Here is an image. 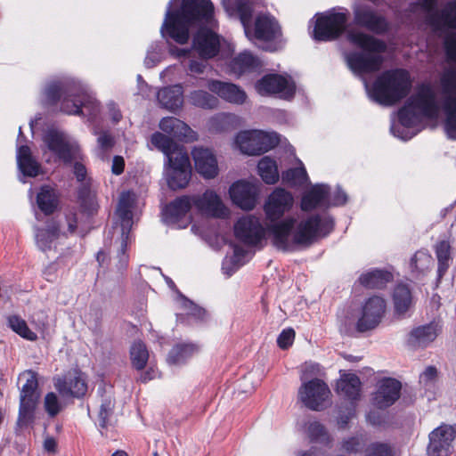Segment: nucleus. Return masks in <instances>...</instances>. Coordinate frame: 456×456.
<instances>
[{
	"mask_svg": "<svg viewBox=\"0 0 456 456\" xmlns=\"http://www.w3.org/2000/svg\"><path fill=\"white\" fill-rule=\"evenodd\" d=\"M132 208H133V195L130 192H123L120 196L117 215L121 222V236H127L129 230L132 226Z\"/></svg>",
	"mask_w": 456,
	"mask_h": 456,
	"instance_id": "nucleus-33",
	"label": "nucleus"
},
{
	"mask_svg": "<svg viewBox=\"0 0 456 456\" xmlns=\"http://www.w3.org/2000/svg\"><path fill=\"white\" fill-rule=\"evenodd\" d=\"M208 88L230 103L240 105L243 104L247 99L246 93L232 83L209 80L208 82Z\"/></svg>",
	"mask_w": 456,
	"mask_h": 456,
	"instance_id": "nucleus-25",
	"label": "nucleus"
},
{
	"mask_svg": "<svg viewBox=\"0 0 456 456\" xmlns=\"http://www.w3.org/2000/svg\"><path fill=\"white\" fill-rule=\"evenodd\" d=\"M320 365L314 362H305L301 369V379L305 380L308 378L316 376L319 374Z\"/></svg>",
	"mask_w": 456,
	"mask_h": 456,
	"instance_id": "nucleus-58",
	"label": "nucleus"
},
{
	"mask_svg": "<svg viewBox=\"0 0 456 456\" xmlns=\"http://www.w3.org/2000/svg\"><path fill=\"white\" fill-rule=\"evenodd\" d=\"M454 430L450 426H441L429 435L428 456H447L454 439Z\"/></svg>",
	"mask_w": 456,
	"mask_h": 456,
	"instance_id": "nucleus-19",
	"label": "nucleus"
},
{
	"mask_svg": "<svg viewBox=\"0 0 456 456\" xmlns=\"http://www.w3.org/2000/svg\"><path fill=\"white\" fill-rule=\"evenodd\" d=\"M60 235V225L55 220H50L47 223L46 228L36 229V243L37 247L45 251L52 248V244Z\"/></svg>",
	"mask_w": 456,
	"mask_h": 456,
	"instance_id": "nucleus-34",
	"label": "nucleus"
},
{
	"mask_svg": "<svg viewBox=\"0 0 456 456\" xmlns=\"http://www.w3.org/2000/svg\"><path fill=\"white\" fill-rule=\"evenodd\" d=\"M230 197L232 202L245 210H251L256 203V189L248 182L238 181L230 187Z\"/></svg>",
	"mask_w": 456,
	"mask_h": 456,
	"instance_id": "nucleus-22",
	"label": "nucleus"
},
{
	"mask_svg": "<svg viewBox=\"0 0 456 456\" xmlns=\"http://www.w3.org/2000/svg\"><path fill=\"white\" fill-rule=\"evenodd\" d=\"M97 393L100 397L98 423L101 429H105L112 424L115 399L111 388L99 387Z\"/></svg>",
	"mask_w": 456,
	"mask_h": 456,
	"instance_id": "nucleus-27",
	"label": "nucleus"
},
{
	"mask_svg": "<svg viewBox=\"0 0 456 456\" xmlns=\"http://www.w3.org/2000/svg\"><path fill=\"white\" fill-rule=\"evenodd\" d=\"M183 87L180 85L164 87L158 92L159 104L171 111H175L183 106Z\"/></svg>",
	"mask_w": 456,
	"mask_h": 456,
	"instance_id": "nucleus-29",
	"label": "nucleus"
},
{
	"mask_svg": "<svg viewBox=\"0 0 456 456\" xmlns=\"http://www.w3.org/2000/svg\"><path fill=\"white\" fill-rule=\"evenodd\" d=\"M192 201L197 211L204 215L225 218L230 214L229 208L220 196L212 190H207L202 194L192 195Z\"/></svg>",
	"mask_w": 456,
	"mask_h": 456,
	"instance_id": "nucleus-15",
	"label": "nucleus"
},
{
	"mask_svg": "<svg viewBox=\"0 0 456 456\" xmlns=\"http://www.w3.org/2000/svg\"><path fill=\"white\" fill-rule=\"evenodd\" d=\"M47 148L64 162H70L73 157L72 146L69 143L63 134L57 131H49L44 137Z\"/></svg>",
	"mask_w": 456,
	"mask_h": 456,
	"instance_id": "nucleus-26",
	"label": "nucleus"
},
{
	"mask_svg": "<svg viewBox=\"0 0 456 456\" xmlns=\"http://www.w3.org/2000/svg\"><path fill=\"white\" fill-rule=\"evenodd\" d=\"M444 51L449 61L456 62V32L446 36L444 41Z\"/></svg>",
	"mask_w": 456,
	"mask_h": 456,
	"instance_id": "nucleus-53",
	"label": "nucleus"
},
{
	"mask_svg": "<svg viewBox=\"0 0 456 456\" xmlns=\"http://www.w3.org/2000/svg\"><path fill=\"white\" fill-rule=\"evenodd\" d=\"M330 395V391L328 386L319 379L304 382L298 390V397L301 402L314 411L322 410L329 400Z\"/></svg>",
	"mask_w": 456,
	"mask_h": 456,
	"instance_id": "nucleus-12",
	"label": "nucleus"
},
{
	"mask_svg": "<svg viewBox=\"0 0 456 456\" xmlns=\"http://www.w3.org/2000/svg\"><path fill=\"white\" fill-rule=\"evenodd\" d=\"M436 255L438 261V277L439 279L446 273L451 261V246L449 242L443 240L436 246Z\"/></svg>",
	"mask_w": 456,
	"mask_h": 456,
	"instance_id": "nucleus-46",
	"label": "nucleus"
},
{
	"mask_svg": "<svg viewBox=\"0 0 456 456\" xmlns=\"http://www.w3.org/2000/svg\"><path fill=\"white\" fill-rule=\"evenodd\" d=\"M171 3L166 12L161 28L178 44H185L189 39V29L191 26L205 22L213 23L214 4L210 0H183L181 9L171 12Z\"/></svg>",
	"mask_w": 456,
	"mask_h": 456,
	"instance_id": "nucleus-2",
	"label": "nucleus"
},
{
	"mask_svg": "<svg viewBox=\"0 0 456 456\" xmlns=\"http://www.w3.org/2000/svg\"><path fill=\"white\" fill-rule=\"evenodd\" d=\"M402 385L391 378L381 379L372 397V403L379 409H385L395 403L400 397Z\"/></svg>",
	"mask_w": 456,
	"mask_h": 456,
	"instance_id": "nucleus-18",
	"label": "nucleus"
},
{
	"mask_svg": "<svg viewBox=\"0 0 456 456\" xmlns=\"http://www.w3.org/2000/svg\"><path fill=\"white\" fill-rule=\"evenodd\" d=\"M44 407L48 416L53 418L63 410L64 405L60 402L56 394L50 392L45 396Z\"/></svg>",
	"mask_w": 456,
	"mask_h": 456,
	"instance_id": "nucleus-50",
	"label": "nucleus"
},
{
	"mask_svg": "<svg viewBox=\"0 0 456 456\" xmlns=\"http://www.w3.org/2000/svg\"><path fill=\"white\" fill-rule=\"evenodd\" d=\"M193 205L192 196H182L170 202L164 210L167 218L176 221L184 216Z\"/></svg>",
	"mask_w": 456,
	"mask_h": 456,
	"instance_id": "nucleus-38",
	"label": "nucleus"
},
{
	"mask_svg": "<svg viewBox=\"0 0 456 456\" xmlns=\"http://www.w3.org/2000/svg\"><path fill=\"white\" fill-rule=\"evenodd\" d=\"M437 375V370L435 367L429 366L420 375L419 380L420 383L424 385H428L430 382L435 380Z\"/></svg>",
	"mask_w": 456,
	"mask_h": 456,
	"instance_id": "nucleus-60",
	"label": "nucleus"
},
{
	"mask_svg": "<svg viewBox=\"0 0 456 456\" xmlns=\"http://www.w3.org/2000/svg\"><path fill=\"white\" fill-rule=\"evenodd\" d=\"M308 434L311 439L315 441H318L326 436L324 427L317 421L309 424Z\"/></svg>",
	"mask_w": 456,
	"mask_h": 456,
	"instance_id": "nucleus-57",
	"label": "nucleus"
},
{
	"mask_svg": "<svg viewBox=\"0 0 456 456\" xmlns=\"http://www.w3.org/2000/svg\"><path fill=\"white\" fill-rule=\"evenodd\" d=\"M361 380L357 375L349 373L343 375L337 383L338 393L350 401H356L361 395Z\"/></svg>",
	"mask_w": 456,
	"mask_h": 456,
	"instance_id": "nucleus-32",
	"label": "nucleus"
},
{
	"mask_svg": "<svg viewBox=\"0 0 456 456\" xmlns=\"http://www.w3.org/2000/svg\"><path fill=\"white\" fill-rule=\"evenodd\" d=\"M386 301L378 296L368 298L362 305V315L356 328L363 332L376 328L381 322L386 312Z\"/></svg>",
	"mask_w": 456,
	"mask_h": 456,
	"instance_id": "nucleus-14",
	"label": "nucleus"
},
{
	"mask_svg": "<svg viewBox=\"0 0 456 456\" xmlns=\"http://www.w3.org/2000/svg\"><path fill=\"white\" fill-rule=\"evenodd\" d=\"M366 441L361 436H352L342 441L340 450L348 454L362 452L365 447Z\"/></svg>",
	"mask_w": 456,
	"mask_h": 456,
	"instance_id": "nucleus-49",
	"label": "nucleus"
},
{
	"mask_svg": "<svg viewBox=\"0 0 456 456\" xmlns=\"http://www.w3.org/2000/svg\"><path fill=\"white\" fill-rule=\"evenodd\" d=\"M256 89L261 95L279 94L287 99L293 96L295 85L281 75L268 74L257 81Z\"/></svg>",
	"mask_w": 456,
	"mask_h": 456,
	"instance_id": "nucleus-16",
	"label": "nucleus"
},
{
	"mask_svg": "<svg viewBox=\"0 0 456 456\" xmlns=\"http://www.w3.org/2000/svg\"><path fill=\"white\" fill-rule=\"evenodd\" d=\"M293 204L294 198L289 191L276 188L264 205L265 217L269 222L267 227L262 225L258 217L248 215L235 224L236 237L246 244L256 245L268 232L278 249L289 251L297 245H309L317 237L326 236L332 231V218L317 214L299 213L280 221Z\"/></svg>",
	"mask_w": 456,
	"mask_h": 456,
	"instance_id": "nucleus-1",
	"label": "nucleus"
},
{
	"mask_svg": "<svg viewBox=\"0 0 456 456\" xmlns=\"http://www.w3.org/2000/svg\"><path fill=\"white\" fill-rule=\"evenodd\" d=\"M196 171L205 179L215 178L218 175V163L212 150L195 147L191 151Z\"/></svg>",
	"mask_w": 456,
	"mask_h": 456,
	"instance_id": "nucleus-20",
	"label": "nucleus"
},
{
	"mask_svg": "<svg viewBox=\"0 0 456 456\" xmlns=\"http://www.w3.org/2000/svg\"><path fill=\"white\" fill-rule=\"evenodd\" d=\"M392 279L389 272L382 270H372L360 276L359 281L362 285L370 289L382 288Z\"/></svg>",
	"mask_w": 456,
	"mask_h": 456,
	"instance_id": "nucleus-41",
	"label": "nucleus"
},
{
	"mask_svg": "<svg viewBox=\"0 0 456 456\" xmlns=\"http://www.w3.org/2000/svg\"><path fill=\"white\" fill-rule=\"evenodd\" d=\"M170 169L167 173V184L172 190L183 189L191 179V165L185 151H178L168 160Z\"/></svg>",
	"mask_w": 456,
	"mask_h": 456,
	"instance_id": "nucleus-13",
	"label": "nucleus"
},
{
	"mask_svg": "<svg viewBox=\"0 0 456 456\" xmlns=\"http://www.w3.org/2000/svg\"><path fill=\"white\" fill-rule=\"evenodd\" d=\"M226 7L239 16L245 34L249 39L253 37L258 40L271 41L281 35V28L277 21L268 14L257 15L254 27L251 28L253 7L250 3L244 0H234L229 2Z\"/></svg>",
	"mask_w": 456,
	"mask_h": 456,
	"instance_id": "nucleus-6",
	"label": "nucleus"
},
{
	"mask_svg": "<svg viewBox=\"0 0 456 456\" xmlns=\"http://www.w3.org/2000/svg\"><path fill=\"white\" fill-rule=\"evenodd\" d=\"M125 167L124 159L120 156H115L112 160L111 171L114 175H120L123 173Z\"/></svg>",
	"mask_w": 456,
	"mask_h": 456,
	"instance_id": "nucleus-61",
	"label": "nucleus"
},
{
	"mask_svg": "<svg viewBox=\"0 0 456 456\" xmlns=\"http://www.w3.org/2000/svg\"><path fill=\"white\" fill-rule=\"evenodd\" d=\"M367 421L372 426H381L385 420L382 414L377 411H370L366 416Z\"/></svg>",
	"mask_w": 456,
	"mask_h": 456,
	"instance_id": "nucleus-62",
	"label": "nucleus"
},
{
	"mask_svg": "<svg viewBox=\"0 0 456 456\" xmlns=\"http://www.w3.org/2000/svg\"><path fill=\"white\" fill-rule=\"evenodd\" d=\"M258 173L265 183L273 184L279 180L276 162L269 157L263 158L257 165Z\"/></svg>",
	"mask_w": 456,
	"mask_h": 456,
	"instance_id": "nucleus-44",
	"label": "nucleus"
},
{
	"mask_svg": "<svg viewBox=\"0 0 456 456\" xmlns=\"http://www.w3.org/2000/svg\"><path fill=\"white\" fill-rule=\"evenodd\" d=\"M431 263V256L424 250L416 252L411 259V265L419 271H423L428 268Z\"/></svg>",
	"mask_w": 456,
	"mask_h": 456,
	"instance_id": "nucleus-51",
	"label": "nucleus"
},
{
	"mask_svg": "<svg viewBox=\"0 0 456 456\" xmlns=\"http://www.w3.org/2000/svg\"><path fill=\"white\" fill-rule=\"evenodd\" d=\"M354 22L368 30L380 34L387 29V23L384 17L379 15L367 5H355L353 9Z\"/></svg>",
	"mask_w": 456,
	"mask_h": 456,
	"instance_id": "nucleus-17",
	"label": "nucleus"
},
{
	"mask_svg": "<svg viewBox=\"0 0 456 456\" xmlns=\"http://www.w3.org/2000/svg\"><path fill=\"white\" fill-rule=\"evenodd\" d=\"M346 37L352 45L362 50L346 54V63L353 72L366 74L380 69L384 61L382 53L387 49L383 41L354 29L348 30Z\"/></svg>",
	"mask_w": 456,
	"mask_h": 456,
	"instance_id": "nucleus-4",
	"label": "nucleus"
},
{
	"mask_svg": "<svg viewBox=\"0 0 456 456\" xmlns=\"http://www.w3.org/2000/svg\"><path fill=\"white\" fill-rule=\"evenodd\" d=\"M206 64L204 61H191L189 69L192 73L201 74L204 72Z\"/></svg>",
	"mask_w": 456,
	"mask_h": 456,
	"instance_id": "nucleus-63",
	"label": "nucleus"
},
{
	"mask_svg": "<svg viewBox=\"0 0 456 456\" xmlns=\"http://www.w3.org/2000/svg\"><path fill=\"white\" fill-rule=\"evenodd\" d=\"M151 142L158 150L161 151L170 160L171 156H175L178 151H183L181 149H177V145L174 141L167 136L166 134L156 132L151 137Z\"/></svg>",
	"mask_w": 456,
	"mask_h": 456,
	"instance_id": "nucleus-42",
	"label": "nucleus"
},
{
	"mask_svg": "<svg viewBox=\"0 0 456 456\" xmlns=\"http://www.w3.org/2000/svg\"><path fill=\"white\" fill-rule=\"evenodd\" d=\"M54 387L62 396L80 398L87 391L86 378L80 372H75L65 378L54 379Z\"/></svg>",
	"mask_w": 456,
	"mask_h": 456,
	"instance_id": "nucleus-23",
	"label": "nucleus"
},
{
	"mask_svg": "<svg viewBox=\"0 0 456 456\" xmlns=\"http://www.w3.org/2000/svg\"><path fill=\"white\" fill-rule=\"evenodd\" d=\"M48 104H55L61 100V111L72 115L88 116L90 119L99 112V104L95 98L79 83H50L45 90Z\"/></svg>",
	"mask_w": 456,
	"mask_h": 456,
	"instance_id": "nucleus-3",
	"label": "nucleus"
},
{
	"mask_svg": "<svg viewBox=\"0 0 456 456\" xmlns=\"http://www.w3.org/2000/svg\"><path fill=\"white\" fill-rule=\"evenodd\" d=\"M189 102L195 107L211 110L218 106V99L204 90L192 91L188 96Z\"/></svg>",
	"mask_w": 456,
	"mask_h": 456,
	"instance_id": "nucleus-43",
	"label": "nucleus"
},
{
	"mask_svg": "<svg viewBox=\"0 0 456 456\" xmlns=\"http://www.w3.org/2000/svg\"><path fill=\"white\" fill-rule=\"evenodd\" d=\"M366 456H392V452L387 444L376 443L367 448Z\"/></svg>",
	"mask_w": 456,
	"mask_h": 456,
	"instance_id": "nucleus-55",
	"label": "nucleus"
},
{
	"mask_svg": "<svg viewBox=\"0 0 456 456\" xmlns=\"http://www.w3.org/2000/svg\"><path fill=\"white\" fill-rule=\"evenodd\" d=\"M184 308L188 310V314L197 318H203L206 312L203 308L194 305L191 301L183 299Z\"/></svg>",
	"mask_w": 456,
	"mask_h": 456,
	"instance_id": "nucleus-59",
	"label": "nucleus"
},
{
	"mask_svg": "<svg viewBox=\"0 0 456 456\" xmlns=\"http://www.w3.org/2000/svg\"><path fill=\"white\" fill-rule=\"evenodd\" d=\"M37 203L44 214H53L58 207V193L56 190L49 185L42 186L37 196Z\"/></svg>",
	"mask_w": 456,
	"mask_h": 456,
	"instance_id": "nucleus-37",
	"label": "nucleus"
},
{
	"mask_svg": "<svg viewBox=\"0 0 456 456\" xmlns=\"http://www.w3.org/2000/svg\"><path fill=\"white\" fill-rule=\"evenodd\" d=\"M127 236H121L120 246L118 251V265L117 267L119 271H124L128 265V255L126 254Z\"/></svg>",
	"mask_w": 456,
	"mask_h": 456,
	"instance_id": "nucleus-52",
	"label": "nucleus"
},
{
	"mask_svg": "<svg viewBox=\"0 0 456 456\" xmlns=\"http://www.w3.org/2000/svg\"><path fill=\"white\" fill-rule=\"evenodd\" d=\"M438 335L436 325L430 323L417 327L409 336V345L414 348L426 347L432 343Z\"/></svg>",
	"mask_w": 456,
	"mask_h": 456,
	"instance_id": "nucleus-31",
	"label": "nucleus"
},
{
	"mask_svg": "<svg viewBox=\"0 0 456 456\" xmlns=\"http://www.w3.org/2000/svg\"><path fill=\"white\" fill-rule=\"evenodd\" d=\"M437 114L438 106L434 89L429 85H422L399 110L398 118L404 129L415 126L422 118H436Z\"/></svg>",
	"mask_w": 456,
	"mask_h": 456,
	"instance_id": "nucleus-7",
	"label": "nucleus"
},
{
	"mask_svg": "<svg viewBox=\"0 0 456 456\" xmlns=\"http://www.w3.org/2000/svg\"><path fill=\"white\" fill-rule=\"evenodd\" d=\"M235 143L240 151L248 155H260L279 143L278 134L260 130L243 131L238 134Z\"/></svg>",
	"mask_w": 456,
	"mask_h": 456,
	"instance_id": "nucleus-10",
	"label": "nucleus"
},
{
	"mask_svg": "<svg viewBox=\"0 0 456 456\" xmlns=\"http://www.w3.org/2000/svg\"><path fill=\"white\" fill-rule=\"evenodd\" d=\"M295 338V331L292 329H287L281 331L277 338V344L281 349L289 347Z\"/></svg>",
	"mask_w": 456,
	"mask_h": 456,
	"instance_id": "nucleus-56",
	"label": "nucleus"
},
{
	"mask_svg": "<svg viewBox=\"0 0 456 456\" xmlns=\"http://www.w3.org/2000/svg\"><path fill=\"white\" fill-rule=\"evenodd\" d=\"M298 167L289 168L287 171L283 172L281 175V178L283 183L290 185L297 186L302 185L308 181V176L306 174L305 168L302 166Z\"/></svg>",
	"mask_w": 456,
	"mask_h": 456,
	"instance_id": "nucleus-47",
	"label": "nucleus"
},
{
	"mask_svg": "<svg viewBox=\"0 0 456 456\" xmlns=\"http://www.w3.org/2000/svg\"><path fill=\"white\" fill-rule=\"evenodd\" d=\"M365 88L375 102L392 105L403 99L411 88L410 74L403 69H395L381 73L370 86L364 80Z\"/></svg>",
	"mask_w": 456,
	"mask_h": 456,
	"instance_id": "nucleus-5",
	"label": "nucleus"
},
{
	"mask_svg": "<svg viewBox=\"0 0 456 456\" xmlns=\"http://www.w3.org/2000/svg\"><path fill=\"white\" fill-rule=\"evenodd\" d=\"M395 311L398 315L405 314L413 305V298L409 287L405 284H398L392 296Z\"/></svg>",
	"mask_w": 456,
	"mask_h": 456,
	"instance_id": "nucleus-35",
	"label": "nucleus"
},
{
	"mask_svg": "<svg viewBox=\"0 0 456 456\" xmlns=\"http://www.w3.org/2000/svg\"><path fill=\"white\" fill-rule=\"evenodd\" d=\"M94 134H97V145L102 151L110 150L114 144V140L111 134L108 131H102L98 133L94 130Z\"/></svg>",
	"mask_w": 456,
	"mask_h": 456,
	"instance_id": "nucleus-54",
	"label": "nucleus"
},
{
	"mask_svg": "<svg viewBox=\"0 0 456 456\" xmlns=\"http://www.w3.org/2000/svg\"><path fill=\"white\" fill-rule=\"evenodd\" d=\"M159 128L174 138L185 142H191L198 139V134L186 123L175 117L163 118L159 125Z\"/></svg>",
	"mask_w": 456,
	"mask_h": 456,
	"instance_id": "nucleus-24",
	"label": "nucleus"
},
{
	"mask_svg": "<svg viewBox=\"0 0 456 456\" xmlns=\"http://www.w3.org/2000/svg\"><path fill=\"white\" fill-rule=\"evenodd\" d=\"M8 322L10 327L13 331L18 333L20 336H21L24 338H27L28 340L34 341L37 339V335L35 332L30 330L24 320L21 318L13 315L9 317Z\"/></svg>",
	"mask_w": 456,
	"mask_h": 456,
	"instance_id": "nucleus-48",
	"label": "nucleus"
},
{
	"mask_svg": "<svg viewBox=\"0 0 456 456\" xmlns=\"http://www.w3.org/2000/svg\"><path fill=\"white\" fill-rule=\"evenodd\" d=\"M20 377L26 382L22 386L20 395V409L18 425L28 426L34 418V411L38 403L40 394L38 392L37 375L33 370L24 371Z\"/></svg>",
	"mask_w": 456,
	"mask_h": 456,
	"instance_id": "nucleus-9",
	"label": "nucleus"
},
{
	"mask_svg": "<svg viewBox=\"0 0 456 456\" xmlns=\"http://www.w3.org/2000/svg\"><path fill=\"white\" fill-rule=\"evenodd\" d=\"M425 12L432 24L456 28V0L448 2L441 11H437L436 6L432 12Z\"/></svg>",
	"mask_w": 456,
	"mask_h": 456,
	"instance_id": "nucleus-30",
	"label": "nucleus"
},
{
	"mask_svg": "<svg viewBox=\"0 0 456 456\" xmlns=\"http://www.w3.org/2000/svg\"><path fill=\"white\" fill-rule=\"evenodd\" d=\"M74 174L77 181L82 182L86 176V169L85 166L79 162L74 164Z\"/></svg>",
	"mask_w": 456,
	"mask_h": 456,
	"instance_id": "nucleus-64",
	"label": "nucleus"
},
{
	"mask_svg": "<svg viewBox=\"0 0 456 456\" xmlns=\"http://www.w3.org/2000/svg\"><path fill=\"white\" fill-rule=\"evenodd\" d=\"M260 65V61L248 51L240 53L232 61L231 63L232 70L237 74L254 70Z\"/></svg>",
	"mask_w": 456,
	"mask_h": 456,
	"instance_id": "nucleus-39",
	"label": "nucleus"
},
{
	"mask_svg": "<svg viewBox=\"0 0 456 456\" xmlns=\"http://www.w3.org/2000/svg\"><path fill=\"white\" fill-rule=\"evenodd\" d=\"M220 48L219 37L211 29L201 28L193 38V49L202 59L216 56Z\"/></svg>",
	"mask_w": 456,
	"mask_h": 456,
	"instance_id": "nucleus-21",
	"label": "nucleus"
},
{
	"mask_svg": "<svg viewBox=\"0 0 456 456\" xmlns=\"http://www.w3.org/2000/svg\"><path fill=\"white\" fill-rule=\"evenodd\" d=\"M17 163L20 170L26 176L35 177L39 174L40 166L32 157L28 146H20L18 149Z\"/></svg>",
	"mask_w": 456,
	"mask_h": 456,
	"instance_id": "nucleus-36",
	"label": "nucleus"
},
{
	"mask_svg": "<svg viewBox=\"0 0 456 456\" xmlns=\"http://www.w3.org/2000/svg\"><path fill=\"white\" fill-rule=\"evenodd\" d=\"M199 351V347L191 343H183L175 346L168 354L167 362L172 364L183 363Z\"/></svg>",
	"mask_w": 456,
	"mask_h": 456,
	"instance_id": "nucleus-40",
	"label": "nucleus"
},
{
	"mask_svg": "<svg viewBox=\"0 0 456 456\" xmlns=\"http://www.w3.org/2000/svg\"><path fill=\"white\" fill-rule=\"evenodd\" d=\"M439 84L442 106L446 115V134L449 138L456 140V67L444 69Z\"/></svg>",
	"mask_w": 456,
	"mask_h": 456,
	"instance_id": "nucleus-8",
	"label": "nucleus"
},
{
	"mask_svg": "<svg viewBox=\"0 0 456 456\" xmlns=\"http://www.w3.org/2000/svg\"><path fill=\"white\" fill-rule=\"evenodd\" d=\"M347 15L344 12H330L319 16L314 30V39L330 41L338 38L346 30Z\"/></svg>",
	"mask_w": 456,
	"mask_h": 456,
	"instance_id": "nucleus-11",
	"label": "nucleus"
},
{
	"mask_svg": "<svg viewBox=\"0 0 456 456\" xmlns=\"http://www.w3.org/2000/svg\"><path fill=\"white\" fill-rule=\"evenodd\" d=\"M130 359L132 366L142 370L146 367L149 360V352L146 346L142 341H135L130 348Z\"/></svg>",
	"mask_w": 456,
	"mask_h": 456,
	"instance_id": "nucleus-45",
	"label": "nucleus"
},
{
	"mask_svg": "<svg viewBox=\"0 0 456 456\" xmlns=\"http://www.w3.org/2000/svg\"><path fill=\"white\" fill-rule=\"evenodd\" d=\"M330 188L325 184L313 186L302 198L301 209L310 211L319 206H330L328 200Z\"/></svg>",
	"mask_w": 456,
	"mask_h": 456,
	"instance_id": "nucleus-28",
	"label": "nucleus"
}]
</instances>
